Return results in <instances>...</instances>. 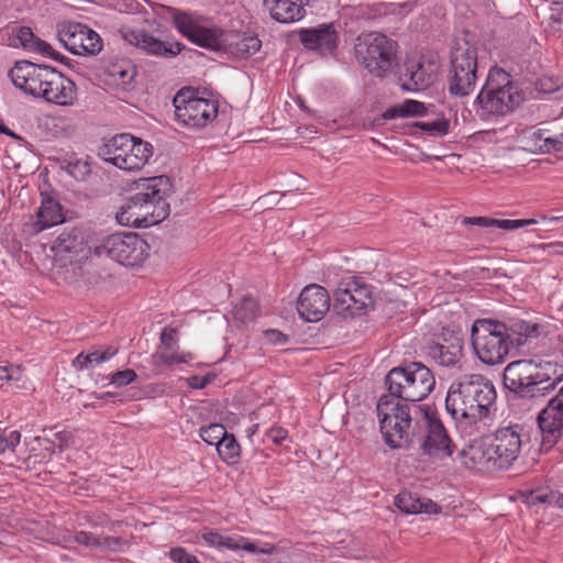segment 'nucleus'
Listing matches in <instances>:
<instances>
[{"label":"nucleus","instance_id":"obj_38","mask_svg":"<svg viewBox=\"0 0 563 563\" xmlns=\"http://www.w3.org/2000/svg\"><path fill=\"white\" fill-rule=\"evenodd\" d=\"M528 503L530 505L547 504L551 507L563 509V494L556 490H536L530 493Z\"/></svg>","mask_w":563,"mask_h":563},{"label":"nucleus","instance_id":"obj_2","mask_svg":"<svg viewBox=\"0 0 563 563\" xmlns=\"http://www.w3.org/2000/svg\"><path fill=\"white\" fill-rule=\"evenodd\" d=\"M522 444L521 426L503 427L464 446L459 459L464 467L476 472L507 470L520 456Z\"/></svg>","mask_w":563,"mask_h":563},{"label":"nucleus","instance_id":"obj_11","mask_svg":"<svg viewBox=\"0 0 563 563\" xmlns=\"http://www.w3.org/2000/svg\"><path fill=\"white\" fill-rule=\"evenodd\" d=\"M95 255L107 256L125 267L142 265L150 255V245L136 233H117L95 245Z\"/></svg>","mask_w":563,"mask_h":563},{"label":"nucleus","instance_id":"obj_43","mask_svg":"<svg viewBox=\"0 0 563 563\" xmlns=\"http://www.w3.org/2000/svg\"><path fill=\"white\" fill-rule=\"evenodd\" d=\"M137 378L136 373L133 369L118 371L109 375L110 384L117 387L128 386Z\"/></svg>","mask_w":563,"mask_h":563},{"label":"nucleus","instance_id":"obj_54","mask_svg":"<svg viewBox=\"0 0 563 563\" xmlns=\"http://www.w3.org/2000/svg\"><path fill=\"white\" fill-rule=\"evenodd\" d=\"M161 343L162 346L159 349L166 351L173 350L176 344L175 330L172 328H165L161 333Z\"/></svg>","mask_w":563,"mask_h":563},{"label":"nucleus","instance_id":"obj_23","mask_svg":"<svg viewBox=\"0 0 563 563\" xmlns=\"http://www.w3.org/2000/svg\"><path fill=\"white\" fill-rule=\"evenodd\" d=\"M65 221L62 205L52 196L42 194L41 205L35 216L25 223L30 234H37Z\"/></svg>","mask_w":563,"mask_h":563},{"label":"nucleus","instance_id":"obj_31","mask_svg":"<svg viewBox=\"0 0 563 563\" xmlns=\"http://www.w3.org/2000/svg\"><path fill=\"white\" fill-rule=\"evenodd\" d=\"M184 45L177 41H161L150 34L143 41L142 49L148 54L162 57H173L179 54Z\"/></svg>","mask_w":563,"mask_h":563},{"label":"nucleus","instance_id":"obj_37","mask_svg":"<svg viewBox=\"0 0 563 563\" xmlns=\"http://www.w3.org/2000/svg\"><path fill=\"white\" fill-rule=\"evenodd\" d=\"M217 451L221 460L228 464H234L240 456V444L232 434L227 433L218 443Z\"/></svg>","mask_w":563,"mask_h":563},{"label":"nucleus","instance_id":"obj_57","mask_svg":"<svg viewBox=\"0 0 563 563\" xmlns=\"http://www.w3.org/2000/svg\"><path fill=\"white\" fill-rule=\"evenodd\" d=\"M266 339L274 344H284L287 342V336L279 330L269 329L264 332Z\"/></svg>","mask_w":563,"mask_h":563},{"label":"nucleus","instance_id":"obj_24","mask_svg":"<svg viewBox=\"0 0 563 563\" xmlns=\"http://www.w3.org/2000/svg\"><path fill=\"white\" fill-rule=\"evenodd\" d=\"M438 73L439 64L433 59L409 60L404 75L409 81L404 82V88L413 91L423 90L435 81Z\"/></svg>","mask_w":563,"mask_h":563},{"label":"nucleus","instance_id":"obj_45","mask_svg":"<svg viewBox=\"0 0 563 563\" xmlns=\"http://www.w3.org/2000/svg\"><path fill=\"white\" fill-rule=\"evenodd\" d=\"M545 144L537 145L539 152L550 153L552 151L558 152L563 148V132L551 135V137L545 139Z\"/></svg>","mask_w":563,"mask_h":563},{"label":"nucleus","instance_id":"obj_18","mask_svg":"<svg viewBox=\"0 0 563 563\" xmlns=\"http://www.w3.org/2000/svg\"><path fill=\"white\" fill-rule=\"evenodd\" d=\"M95 245L91 244L88 234L79 229H73L58 235L52 251L60 261L78 264L95 255Z\"/></svg>","mask_w":563,"mask_h":563},{"label":"nucleus","instance_id":"obj_51","mask_svg":"<svg viewBox=\"0 0 563 563\" xmlns=\"http://www.w3.org/2000/svg\"><path fill=\"white\" fill-rule=\"evenodd\" d=\"M300 42L306 48H317V29H301L299 32Z\"/></svg>","mask_w":563,"mask_h":563},{"label":"nucleus","instance_id":"obj_6","mask_svg":"<svg viewBox=\"0 0 563 563\" xmlns=\"http://www.w3.org/2000/svg\"><path fill=\"white\" fill-rule=\"evenodd\" d=\"M376 410L386 444L391 449L407 445L410 433H416L417 427H412L415 410L411 412L407 405L389 395L379 398Z\"/></svg>","mask_w":563,"mask_h":563},{"label":"nucleus","instance_id":"obj_7","mask_svg":"<svg viewBox=\"0 0 563 563\" xmlns=\"http://www.w3.org/2000/svg\"><path fill=\"white\" fill-rule=\"evenodd\" d=\"M153 145L131 134H118L99 148V156L120 169L140 170L152 157Z\"/></svg>","mask_w":563,"mask_h":563},{"label":"nucleus","instance_id":"obj_64","mask_svg":"<svg viewBox=\"0 0 563 563\" xmlns=\"http://www.w3.org/2000/svg\"><path fill=\"white\" fill-rule=\"evenodd\" d=\"M561 219H563V217H555V218H553V220H561Z\"/></svg>","mask_w":563,"mask_h":563},{"label":"nucleus","instance_id":"obj_61","mask_svg":"<svg viewBox=\"0 0 563 563\" xmlns=\"http://www.w3.org/2000/svg\"><path fill=\"white\" fill-rule=\"evenodd\" d=\"M0 131H1V132H3V133H5V134H11V133L9 132L8 128H5V126H3Z\"/></svg>","mask_w":563,"mask_h":563},{"label":"nucleus","instance_id":"obj_44","mask_svg":"<svg viewBox=\"0 0 563 563\" xmlns=\"http://www.w3.org/2000/svg\"><path fill=\"white\" fill-rule=\"evenodd\" d=\"M21 433L16 430L10 431L8 434L0 435V455L5 451L14 452L20 444Z\"/></svg>","mask_w":563,"mask_h":563},{"label":"nucleus","instance_id":"obj_21","mask_svg":"<svg viewBox=\"0 0 563 563\" xmlns=\"http://www.w3.org/2000/svg\"><path fill=\"white\" fill-rule=\"evenodd\" d=\"M542 444L551 448L563 435V386L538 418Z\"/></svg>","mask_w":563,"mask_h":563},{"label":"nucleus","instance_id":"obj_17","mask_svg":"<svg viewBox=\"0 0 563 563\" xmlns=\"http://www.w3.org/2000/svg\"><path fill=\"white\" fill-rule=\"evenodd\" d=\"M57 36L64 47L75 55H95L102 49L100 35L79 22H63L57 27Z\"/></svg>","mask_w":563,"mask_h":563},{"label":"nucleus","instance_id":"obj_12","mask_svg":"<svg viewBox=\"0 0 563 563\" xmlns=\"http://www.w3.org/2000/svg\"><path fill=\"white\" fill-rule=\"evenodd\" d=\"M175 119L189 129H202L211 124L218 115V102L200 97L190 88L179 90L173 99Z\"/></svg>","mask_w":563,"mask_h":563},{"label":"nucleus","instance_id":"obj_60","mask_svg":"<svg viewBox=\"0 0 563 563\" xmlns=\"http://www.w3.org/2000/svg\"><path fill=\"white\" fill-rule=\"evenodd\" d=\"M257 428H258V424H253L252 427H250V428L246 430L247 435H249V437H252V435L256 432Z\"/></svg>","mask_w":563,"mask_h":563},{"label":"nucleus","instance_id":"obj_14","mask_svg":"<svg viewBox=\"0 0 563 563\" xmlns=\"http://www.w3.org/2000/svg\"><path fill=\"white\" fill-rule=\"evenodd\" d=\"M451 77L449 91L456 97H465L476 84L477 51L466 40H459L451 53Z\"/></svg>","mask_w":563,"mask_h":563},{"label":"nucleus","instance_id":"obj_36","mask_svg":"<svg viewBox=\"0 0 563 563\" xmlns=\"http://www.w3.org/2000/svg\"><path fill=\"white\" fill-rule=\"evenodd\" d=\"M234 319L243 324L254 321L258 316V306L254 298L244 297L234 306Z\"/></svg>","mask_w":563,"mask_h":563},{"label":"nucleus","instance_id":"obj_10","mask_svg":"<svg viewBox=\"0 0 563 563\" xmlns=\"http://www.w3.org/2000/svg\"><path fill=\"white\" fill-rule=\"evenodd\" d=\"M323 283L333 290V310L343 317L362 314L373 303L371 286L352 276L335 280L331 274H324Z\"/></svg>","mask_w":563,"mask_h":563},{"label":"nucleus","instance_id":"obj_59","mask_svg":"<svg viewBox=\"0 0 563 563\" xmlns=\"http://www.w3.org/2000/svg\"><path fill=\"white\" fill-rule=\"evenodd\" d=\"M189 384L194 388H203V387L207 386L208 379L207 378H199V377L195 376V377H191L189 379Z\"/></svg>","mask_w":563,"mask_h":563},{"label":"nucleus","instance_id":"obj_49","mask_svg":"<svg viewBox=\"0 0 563 563\" xmlns=\"http://www.w3.org/2000/svg\"><path fill=\"white\" fill-rule=\"evenodd\" d=\"M169 559L174 563H199L198 559L183 548H174L169 551Z\"/></svg>","mask_w":563,"mask_h":563},{"label":"nucleus","instance_id":"obj_30","mask_svg":"<svg viewBox=\"0 0 563 563\" xmlns=\"http://www.w3.org/2000/svg\"><path fill=\"white\" fill-rule=\"evenodd\" d=\"M297 311L305 322H317V285H307L297 301Z\"/></svg>","mask_w":563,"mask_h":563},{"label":"nucleus","instance_id":"obj_34","mask_svg":"<svg viewBox=\"0 0 563 563\" xmlns=\"http://www.w3.org/2000/svg\"><path fill=\"white\" fill-rule=\"evenodd\" d=\"M427 112V108L422 102L416 100H405L395 107L387 109L384 113L385 119L422 117Z\"/></svg>","mask_w":563,"mask_h":563},{"label":"nucleus","instance_id":"obj_40","mask_svg":"<svg viewBox=\"0 0 563 563\" xmlns=\"http://www.w3.org/2000/svg\"><path fill=\"white\" fill-rule=\"evenodd\" d=\"M261 40L256 35L244 34L235 44L236 53L241 56H251L260 51Z\"/></svg>","mask_w":563,"mask_h":563},{"label":"nucleus","instance_id":"obj_55","mask_svg":"<svg viewBox=\"0 0 563 563\" xmlns=\"http://www.w3.org/2000/svg\"><path fill=\"white\" fill-rule=\"evenodd\" d=\"M287 430L282 427H273L266 432V438L275 444H282L287 439Z\"/></svg>","mask_w":563,"mask_h":563},{"label":"nucleus","instance_id":"obj_8","mask_svg":"<svg viewBox=\"0 0 563 563\" xmlns=\"http://www.w3.org/2000/svg\"><path fill=\"white\" fill-rule=\"evenodd\" d=\"M354 49L356 59L377 77H385L396 62L397 43L378 32L358 35Z\"/></svg>","mask_w":563,"mask_h":563},{"label":"nucleus","instance_id":"obj_58","mask_svg":"<svg viewBox=\"0 0 563 563\" xmlns=\"http://www.w3.org/2000/svg\"><path fill=\"white\" fill-rule=\"evenodd\" d=\"M319 301H322L321 307L319 306V314H322L323 312L328 311L330 308V295L329 290L324 286L319 285Z\"/></svg>","mask_w":563,"mask_h":563},{"label":"nucleus","instance_id":"obj_50","mask_svg":"<svg viewBox=\"0 0 563 563\" xmlns=\"http://www.w3.org/2000/svg\"><path fill=\"white\" fill-rule=\"evenodd\" d=\"M517 333H518V338L516 339H512L514 340V344L516 343L517 345H521L525 343V340L531 335H533L534 333H537V325L536 324H530V323H527V322H521L519 324H517Z\"/></svg>","mask_w":563,"mask_h":563},{"label":"nucleus","instance_id":"obj_47","mask_svg":"<svg viewBox=\"0 0 563 563\" xmlns=\"http://www.w3.org/2000/svg\"><path fill=\"white\" fill-rule=\"evenodd\" d=\"M23 378V371L20 366H0V380L20 382Z\"/></svg>","mask_w":563,"mask_h":563},{"label":"nucleus","instance_id":"obj_26","mask_svg":"<svg viewBox=\"0 0 563 563\" xmlns=\"http://www.w3.org/2000/svg\"><path fill=\"white\" fill-rule=\"evenodd\" d=\"M263 5L273 20L283 24L295 23L306 15L302 0H264Z\"/></svg>","mask_w":563,"mask_h":563},{"label":"nucleus","instance_id":"obj_25","mask_svg":"<svg viewBox=\"0 0 563 563\" xmlns=\"http://www.w3.org/2000/svg\"><path fill=\"white\" fill-rule=\"evenodd\" d=\"M429 355L441 366H457L463 358V340L456 335H450L443 342L430 345Z\"/></svg>","mask_w":563,"mask_h":563},{"label":"nucleus","instance_id":"obj_48","mask_svg":"<svg viewBox=\"0 0 563 563\" xmlns=\"http://www.w3.org/2000/svg\"><path fill=\"white\" fill-rule=\"evenodd\" d=\"M29 51L33 52V53H38L45 57H49L53 59L58 58V53L55 52L54 48L48 43H46L45 41H43L38 37L36 38V41L34 42V44L31 46V48Z\"/></svg>","mask_w":563,"mask_h":563},{"label":"nucleus","instance_id":"obj_52","mask_svg":"<svg viewBox=\"0 0 563 563\" xmlns=\"http://www.w3.org/2000/svg\"><path fill=\"white\" fill-rule=\"evenodd\" d=\"M134 69L131 66L122 67L121 65L113 66L111 75L121 79L122 84H129L134 77Z\"/></svg>","mask_w":563,"mask_h":563},{"label":"nucleus","instance_id":"obj_56","mask_svg":"<svg viewBox=\"0 0 563 563\" xmlns=\"http://www.w3.org/2000/svg\"><path fill=\"white\" fill-rule=\"evenodd\" d=\"M75 540L78 543L84 544L86 547L96 548L100 545V542L95 536L85 531L77 532L75 536Z\"/></svg>","mask_w":563,"mask_h":563},{"label":"nucleus","instance_id":"obj_41","mask_svg":"<svg viewBox=\"0 0 563 563\" xmlns=\"http://www.w3.org/2000/svg\"><path fill=\"white\" fill-rule=\"evenodd\" d=\"M225 428L220 423H211L207 427H203L200 429V437L201 439L210 444V445H218V443L223 439V437L227 434Z\"/></svg>","mask_w":563,"mask_h":563},{"label":"nucleus","instance_id":"obj_46","mask_svg":"<svg viewBox=\"0 0 563 563\" xmlns=\"http://www.w3.org/2000/svg\"><path fill=\"white\" fill-rule=\"evenodd\" d=\"M16 41L20 43L21 46L25 49H30L31 46L36 41V36L34 35L33 31L27 26H21L18 29L15 34Z\"/></svg>","mask_w":563,"mask_h":563},{"label":"nucleus","instance_id":"obj_16","mask_svg":"<svg viewBox=\"0 0 563 563\" xmlns=\"http://www.w3.org/2000/svg\"><path fill=\"white\" fill-rule=\"evenodd\" d=\"M169 179L167 176L141 178L134 183V194L131 199L142 209L150 211V216L161 222L169 212L165 200Z\"/></svg>","mask_w":563,"mask_h":563},{"label":"nucleus","instance_id":"obj_33","mask_svg":"<svg viewBox=\"0 0 563 563\" xmlns=\"http://www.w3.org/2000/svg\"><path fill=\"white\" fill-rule=\"evenodd\" d=\"M339 43V34L334 23L319 24V56H334Z\"/></svg>","mask_w":563,"mask_h":563},{"label":"nucleus","instance_id":"obj_39","mask_svg":"<svg viewBox=\"0 0 563 563\" xmlns=\"http://www.w3.org/2000/svg\"><path fill=\"white\" fill-rule=\"evenodd\" d=\"M416 125L430 136L434 137L444 136L450 132V120L443 115H439L431 121L418 122Z\"/></svg>","mask_w":563,"mask_h":563},{"label":"nucleus","instance_id":"obj_28","mask_svg":"<svg viewBox=\"0 0 563 563\" xmlns=\"http://www.w3.org/2000/svg\"><path fill=\"white\" fill-rule=\"evenodd\" d=\"M396 507L410 515L438 514L440 507L431 499L419 498L410 493H400L395 498Z\"/></svg>","mask_w":563,"mask_h":563},{"label":"nucleus","instance_id":"obj_9","mask_svg":"<svg viewBox=\"0 0 563 563\" xmlns=\"http://www.w3.org/2000/svg\"><path fill=\"white\" fill-rule=\"evenodd\" d=\"M415 424L423 433L420 449L433 461H444L454 451V444L435 412L427 405L415 406Z\"/></svg>","mask_w":563,"mask_h":563},{"label":"nucleus","instance_id":"obj_13","mask_svg":"<svg viewBox=\"0 0 563 563\" xmlns=\"http://www.w3.org/2000/svg\"><path fill=\"white\" fill-rule=\"evenodd\" d=\"M505 386L522 397H534L553 388L550 377L542 367L530 360L509 363L504 371Z\"/></svg>","mask_w":563,"mask_h":563},{"label":"nucleus","instance_id":"obj_5","mask_svg":"<svg viewBox=\"0 0 563 563\" xmlns=\"http://www.w3.org/2000/svg\"><path fill=\"white\" fill-rule=\"evenodd\" d=\"M385 382L389 396L411 402L427 398L435 386L431 369L418 362L394 367L386 375Z\"/></svg>","mask_w":563,"mask_h":563},{"label":"nucleus","instance_id":"obj_1","mask_svg":"<svg viewBox=\"0 0 563 563\" xmlns=\"http://www.w3.org/2000/svg\"><path fill=\"white\" fill-rule=\"evenodd\" d=\"M495 400L492 382L479 374H467L449 387L445 408L463 432L473 434L485 424Z\"/></svg>","mask_w":563,"mask_h":563},{"label":"nucleus","instance_id":"obj_15","mask_svg":"<svg viewBox=\"0 0 563 563\" xmlns=\"http://www.w3.org/2000/svg\"><path fill=\"white\" fill-rule=\"evenodd\" d=\"M173 22L179 33L198 46L217 51L224 44L223 31L202 15L176 11Z\"/></svg>","mask_w":563,"mask_h":563},{"label":"nucleus","instance_id":"obj_29","mask_svg":"<svg viewBox=\"0 0 563 563\" xmlns=\"http://www.w3.org/2000/svg\"><path fill=\"white\" fill-rule=\"evenodd\" d=\"M464 224H474L483 228H497L506 231L517 230L527 225L536 224V219H493L488 217H472L462 220Z\"/></svg>","mask_w":563,"mask_h":563},{"label":"nucleus","instance_id":"obj_53","mask_svg":"<svg viewBox=\"0 0 563 563\" xmlns=\"http://www.w3.org/2000/svg\"><path fill=\"white\" fill-rule=\"evenodd\" d=\"M551 137V135H547V132L543 130H534L528 132L527 140L528 144H531L533 150L539 151L537 145L545 144V139Z\"/></svg>","mask_w":563,"mask_h":563},{"label":"nucleus","instance_id":"obj_4","mask_svg":"<svg viewBox=\"0 0 563 563\" xmlns=\"http://www.w3.org/2000/svg\"><path fill=\"white\" fill-rule=\"evenodd\" d=\"M471 340L477 358L490 366L501 364L514 345L507 327L492 319L476 320L472 325Z\"/></svg>","mask_w":563,"mask_h":563},{"label":"nucleus","instance_id":"obj_35","mask_svg":"<svg viewBox=\"0 0 563 563\" xmlns=\"http://www.w3.org/2000/svg\"><path fill=\"white\" fill-rule=\"evenodd\" d=\"M192 354L189 352H173V351H166L163 349H157L152 354V362L157 367H170L175 364H184L188 363L192 360Z\"/></svg>","mask_w":563,"mask_h":563},{"label":"nucleus","instance_id":"obj_27","mask_svg":"<svg viewBox=\"0 0 563 563\" xmlns=\"http://www.w3.org/2000/svg\"><path fill=\"white\" fill-rule=\"evenodd\" d=\"M115 219L123 227L148 228L158 223L150 216V211L142 210L131 198L117 212Z\"/></svg>","mask_w":563,"mask_h":563},{"label":"nucleus","instance_id":"obj_20","mask_svg":"<svg viewBox=\"0 0 563 563\" xmlns=\"http://www.w3.org/2000/svg\"><path fill=\"white\" fill-rule=\"evenodd\" d=\"M205 543L211 548L228 549L231 551L243 550L249 553L271 555L276 552V547L269 542L252 541L243 536H225L218 531L209 530L201 536Z\"/></svg>","mask_w":563,"mask_h":563},{"label":"nucleus","instance_id":"obj_62","mask_svg":"<svg viewBox=\"0 0 563 563\" xmlns=\"http://www.w3.org/2000/svg\"><path fill=\"white\" fill-rule=\"evenodd\" d=\"M106 396H108V393H106V394H101V395L97 396V398H98V399H104V397H106Z\"/></svg>","mask_w":563,"mask_h":563},{"label":"nucleus","instance_id":"obj_19","mask_svg":"<svg viewBox=\"0 0 563 563\" xmlns=\"http://www.w3.org/2000/svg\"><path fill=\"white\" fill-rule=\"evenodd\" d=\"M52 68L27 60H20L10 69L9 77L16 88L37 98Z\"/></svg>","mask_w":563,"mask_h":563},{"label":"nucleus","instance_id":"obj_63","mask_svg":"<svg viewBox=\"0 0 563 563\" xmlns=\"http://www.w3.org/2000/svg\"><path fill=\"white\" fill-rule=\"evenodd\" d=\"M299 133L302 135L303 134V129L302 128H299L298 129Z\"/></svg>","mask_w":563,"mask_h":563},{"label":"nucleus","instance_id":"obj_42","mask_svg":"<svg viewBox=\"0 0 563 563\" xmlns=\"http://www.w3.org/2000/svg\"><path fill=\"white\" fill-rule=\"evenodd\" d=\"M119 33L123 41H125L126 43H129L135 47H140V48L143 47V41L145 40V37L147 35V33H145L143 31L135 30V29H132V27L125 26V25H123L119 29Z\"/></svg>","mask_w":563,"mask_h":563},{"label":"nucleus","instance_id":"obj_32","mask_svg":"<svg viewBox=\"0 0 563 563\" xmlns=\"http://www.w3.org/2000/svg\"><path fill=\"white\" fill-rule=\"evenodd\" d=\"M118 353V349L107 346L103 350L92 351L90 353H79L73 361V365L78 371L87 369L93 365H99L111 360Z\"/></svg>","mask_w":563,"mask_h":563},{"label":"nucleus","instance_id":"obj_22","mask_svg":"<svg viewBox=\"0 0 563 563\" xmlns=\"http://www.w3.org/2000/svg\"><path fill=\"white\" fill-rule=\"evenodd\" d=\"M37 98L58 106H71L76 100L75 82L62 73L52 68Z\"/></svg>","mask_w":563,"mask_h":563},{"label":"nucleus","instance_id":"obj_3","mask_svg":"<svg viewBox=\"0 0 563 563\" xmlns=\"http://www.w3.org/2000/svg\"><path fill=\"white\" fill-rule=\"evenodd\" d=\"M522 100V93L512 82L510 75L499 67H493L474 106L478 115L486 119L492 115H506Z\"/></svg>","mask_w":563,"mask_h":563}]
</instances>
